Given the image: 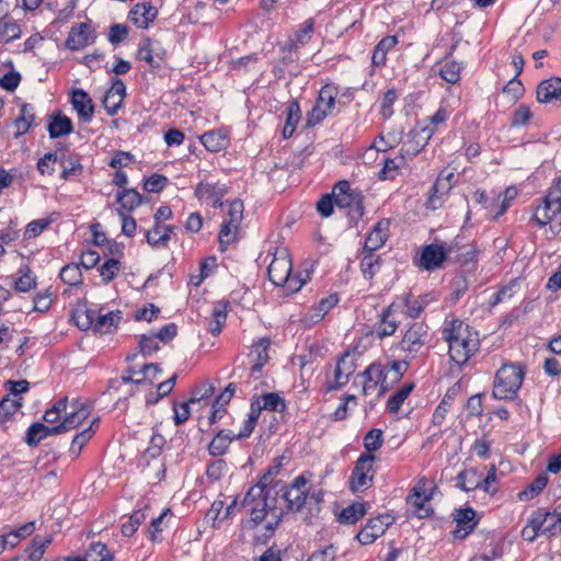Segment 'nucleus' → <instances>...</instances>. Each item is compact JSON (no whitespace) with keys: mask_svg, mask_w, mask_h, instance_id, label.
Returning a JSON list of instances; mask_svg holds the SVG:
<instances>
[{"mask_svg":"<svg viewBox=\"0 0 561 561\" xmlns=\"http://www.w3.org/2000/svg\"><path fill=\"white\" fill-rule=\"evenodd\" d=\"M442 333L448 343L450 359L458 365L467 363L479 348L478 333L458 319L446 320Z\"/></svg>","mask_w":561,"mask_h":561,"instance_id":"obj_1","label":"nucleus"},{"mask_svg":"<svg viewBox=\"0 0 561 561\" xmlns=\"http://www.w3.org/2000/svg\"><path fill=\"white\" fill-rule=\"evenodd\" d=\"M533 219L539 227L549 225L551 230L561 228V172L553 180L542 203L534 209Z\"/></svg>","mask_w":561,"mask_h":561,"instance_id":"obj_2","label":"nucleus"},{"mask_svg":"<svg viewBox=\"0 0 561 561\" xmlns=\"http://www.w3.org/2000/svg\"><path fill=\"white\" fill-rule=\"evenodd\" d=\"M524 369L517 364H503L493 382V397L500 400L513 399L524 380Z\"/></svg>","mask_w":561,"mask_h":561,"instance_id":"obj_3","label":"nucleus"},{"mask_svg":"<svg viewBox=\"0 0 561 561\" xmlns=\"http://www.w3.org/2000/svg\"><path fill=\"white\" fill-rule=\"evenodd\" d=\"M450 115V111L447 106L442 104L438 110L428 117L427 124L420 129H415L411 133L413 138H416L415 148H410V142L403 145V148L407 147L405 151L408 153H416L419 150L427 144V141L433 137V135L439 129L440 126L445 125L447 118Z\"/></svg>","mask_w":561,"mask_h":561,"instance_id":"obj_4","label":"nucleus"},{"mask_svg":"<svg viewBox=\"0 0 561 561\" xmlns=\"http://www.w3.org/2000/svg\"><path fill=\"white\" fill-rule=\"evenodd\" d=\"M358 377L362 379V392L365 396L381 397L390 387L385 368L378 363L369 365Z\"/></svg>","mask_w":561,"mask_h":561,"instance_id":"obj_5","label":"nucleus"},{"mask_svg":"<svg viewBox=\"0 0 561 561\" xmlns=\"http://www.w3.org/2000/svg\"><path fill=\"white\" fill-rule=\"evenodd\" d=\"M291 272V260L285 249L278 251L268 265L267 274L270 280L276 286L287 285L290 290L297 288L291 286L293 279L289 278Z\"/></svg>","mask_w":561,"mask_h":561,"instance_id":"obj_6","label":"nucleus"},{"mask_svg":"<svg viewBox=\"0 0 561 561\" xmlns=\"http://www.w3.org/2000/svg\"><path fill=\"white\" fill-rule=\"evenodd\" d=\"M374 460L373 454H363L356 461L350 478V488L353 492H362L371 485Z\"/></svg>","mask_w":561,"mask_h":561,"instance_id":"obj_7","label":"nucleus"},{"mask_svg":"<svg viewBox=\"0 0 561 561\" xmlns=\"http://www.w3.org/2000/svg\"><path fill=\"white\" fill-rule=\"evenodd\" d=\"M90 414L91 407L80 400H73L69 405V410H66L62 421L58 424L60 432L65 433L77 428Z\"/></svg>","mask_w":561,"mask_h":561,"instance_id":"obj_8","label":"nucleus"},{"mask_svg":"<svg viewBox=\"0 0 561 561\" xmlns=\"http://www.w3.org/2000/svg\"><path fill=\"white\" fill-rule=\"evenodd\" d=\"M95 37L94 31L89 23H76L69 31L66 47L70 50H80L93 44Z\"/></svg>","mask_w":561,"mask_h":561,"instance_id":"obj_9","label":"nucleus"},{"mask_svg":"<svg viewBox=\"0 0 561 561\" xmlns=\"http://www.w3.org/2000/svg\"><path fill=\"white\" fill-rule=\"evenodd\" d=\"M393 517L389 514L379 515L369 519L365 527L357 534V539L362 545H369L382 536L387 528L392 524Z\"/></svg>","mask_w":561,"mask_h":561,"instance_id":"obj_10","label":"nucleus"},{"mask_svg":"<svg viewBox=\"0 0 561 561\" xmlns=\"http://www.w3.org/2000/svg\"><path fill=\"white\" fill-rule=\"evenodd\" d=\"M355 354L346 352L339 359L334 368L333 380L329 383L328 390H334L345 386L348 382L350 377L355 373Z\"/></svg>","mask_w":561,"mask_h":561,"instance_id":"obj_11","label":"nucleus"},{"mask_svg":"<svg viewBox=\"0 0 561 561\" xmlns=\"http://www.w3.org/2000/svg\"><path fill=\"white\" fill-rule=\"evenodd\" d=\"M308 492L309 486L306 476L300 474L296 477L284 493L288 507L293 511H299L306 503Z\"/></svg>","mask_w":561,"mask_h":561,"instance_id":"obj_12","label":"nucleus"},{"mask_svg":"<svg viewBox=\"0 0 561 561\" xmlns=\"http://www.w3.org/2000/svg\"><path fill=\"white\" fill-rule=\"evenodd\" d=\"M453 516L456 522L454 536L460 539L467 537L477 526L479 520L476 511L471 507L456 508Z\"/></svg>","mask_w":561,"mask_h":561,"instance_id":"obj_13","label":"nucleus"},{"mask_svg":"<svg viewBox=\"0 0 561 561\" xmlns=\"http://www.w3.org/2000/svg\"><path fill=\"white\" fill-rule=\"evenodd\" d=\"M455 173L444 169L437 176L433 187L432 195L427 201V206L432 209H436L440 205V197L445 195L455 184Z\"/></svg>","mask_w":561,"mask_h":561,"instance_id":"obj_14","label":"nucleus"},{"mask_svg":"<svg viewBox=\"0 0 561 561\" xmlns=\"http://www.w3.org/2000/svg\"><path fill=\"white\" fill-rule=\"evenodd\" d=\"M138 59L151 67H159L164 59L165 50L158 41L145 39L138 48Z\"/></svg>","mask_w":561,"mask_h":561,"instance_id":"obj_15","label":"nucleus"},{"mask_svg":"<svg viewBox=\"0 0 561 561\" xmlns=\"http://www.w3.org/2000/svg\"><path fill=\"white\" fill-rule=\"evenodd\" d=\"M447 256V250L443 244L426 245L417 260V265L431 271L439 267Z\"/></svg>","mask_w":561,"mask_h":561,"instance_id":"obj_16","label":"nucleus"},{"mask_svg":"<svg viewBox=\"0 0 561 561\" xmlns=\"http://www.w3.org/2000/svg\"><path fill=\"white\" fill-rule=\"evenodd\" d=\"M334 203L340 208L359 207L360 196L352 191L347 181H340L332 190Z\"/></svg>","mask_w":561,"mask_h":561,"instance_id":"obj_17","label":"nucleus"},{"mask_svg":"<svg viewBox=\"0 0 561 561\" xmlns=\"http://www.w3.org/2000/svg\"><path fill=\"white\" fill-rule=\"evenodd\" d=\"M427 330L422 323H414L404 333L401 340V348L409 353H417L424 345Z\"/></svg>","mask_w":561,"mask_h":561,"instance_id":"obj_18","label":"nucleus"},{"mask_svg":"<svg viewBox=\"0 0 561 561\" xmlns=\"http://www.w3.org/2000/svg\"><path fill=\"white\" fill-rule=\"evenodd\" d=\"M536 95L539 103L561 102V79L551 77L542 80L537 87Z\"/></svg>","mask_w":561,"mask_h":561,"instance_id":"obj_19","label":"nucleus"},{"mask_svg":"<svg viewBox=\"0 0 561 561\" xmlns=\"http://www.w3.org/2000/svg\"><path fill=\"white\" fill-rule=\"evenodd\" d=\"M71 104L82 122H91L94 114V104L90 95L82 89H76L71 95Z\"/></svg>","mask_w":561,"mask_h":561,"instance_id":"obj_20","label":"nucleus"},{"mask_svg":"<svg viewBox=\"0 0 561 561\" xmlns=\"http://www.w3.org/2000/svg\"><path fill=\"white\" fill-rule=\"evenodd\" d=\"M431 496L425 493L421 482L413 488L412 493L408 496V503L414 508V513L421 517H428L433 510L430 505Z\"/></svg>","mask_w":561,"mask_h":561,"instance_id":"obj_21","label":"nucleus"},{"mask_svg":"<svg viewBox=\"0 0 561 561\" xmlns=\"http://www.w3.org/2000/svg\"><path fill=\"white\" fill-rule=\"evenodd\" d=\"M390 222L387 219L379 220L371 231L368 233L365 241V251L375 252L381 248L388 239Z\"/></svg>","mask_w":561,"mask_h":561,"instance_id":"obj_22","label":"nucleus"},{"mask_svg":"<svg viewBox=\"0 0 561 561\" xmlns=\"http://www.w3.org/2000/svg\"><path fill=\"white\" fill-rule=\"evenodd\" d=\"M199 140L208 151L218 152L229 146V134L225 129L209 130L199 136Z\"/></svg>","mask_w":561,"mask_h":561,"instance_id":"obj_23","label":"nucleus"},{"mask_svg":"<svg viewBox=\"0 0 561 561\" xmlns=\"http://www.w3.org/2000/svg\"><path fill=\"white\" fill-rule=\"evenodd\" d=\"M271 340L268 337H261L253 343L249 357L252 362V371L259 373L262 367L268 362V347Z\"/></svg>","mask_w":561,"mask_h":561,"instance_id":"obj_24","label":"nucleus"},{"mask_svg":"<svg viewBox=\"0 0 561 561\" xmlns=\"http://www.w3.org/2000/svg\"><path fill=\"white\" fill-rule=\"evenodd\" d=\"M226 190L219 184H211L202 182L195 188V195L201 199L210 203L214 207H220L222 203L220 198L224 196Z\"/></svg>","mask_w":561,"mask_h":561,"instance_id":"obj_25","label":"nucleus"},{"mask_svg":"<svg viewBox=\"0 0 561 561\" xmlns=\"http://www.w3.org/2000/svg\"><path fill=\"white\" fill-rule=\"evenodd\" d=\"M156 15L157 11L150 3H138L129 12L130 21L139 28H147Z\"/></svg>","mask_w":561,"mask_h":561,"instance_id":"obj_26","label":"nucleus"},{"mask_svg":"<svg viewBox=\"0 0 561 561\" xmlns=\"http://www.w3.org/2000/svg\"><path fill=\"white\" fill-rule=\"evenodd\" d=\"M58 434H61L58 424L53 427H48L39 422H36L28 427L25 442L30 446H36L44 438Z\"/></svg>","mask_w":561,"mask_h":561,"instance_id":"obj_27","label":"nucleus"},{"mask_svg":"<svg viewBox=\"0 0 561 561\" xmlns=\"http://www.w3.org/2000/svg\"><path fill=\"white\" fill-rule=\"evenodd\" d=\"M546 516L543 510L539 508L533 512L526 526L522 530V537L524 540L533 542L539 534H542V526L545 525Z\"/></svg>","mask_w":561,"mask_h":561,"instance_id":"obj_28","label":"nucleus"},{"mask_svg":"<svg viewBox=\"0 0 561 561\" xmlns=\"http://www.w3.org/2000/svg\"><path fill=\"white\" fill-rule=\"evenodd\" d=\"M396 305L391 304L381 314V319L379 323L377 324L375 332L379 339L390 336L392 335L397 328L398 322L392 317Z\"/></svg>","mask_w":561,"mask_h":561,"instance_id":"obj_29","label":"nucleus"},{"mask_svg":"<svg viewBox=\"0 0 561 561\" xmlns=\"http://www.w3.org/2000/svg\"><path fill=\"white\" fill-rule=\"evenodd\" d=\"M71 119L62 114H56L50 117L48 133L51 138H59L69 135L72 131Z\"/></svg>","mask_w":561,"mask_h":561,"instance_id":"obj_30","label":"nucleus"},{"mask_svg":"<svg viewBox=\"0 0 561 561\" xmlns=\"http://www.w3.org/2000/svg\"><path fill=\"white\" fill-rule=\"evenodd\" d=\"M34 123V107L31 104H22L20 107V114L14 121V127L16 129L15 136H21L27 133Z\"/></svg>","mask_w":561,"mask_h":561,"instance_id":"obj_31","label":"nucleus"},{"mask_svg":"<svg viewBox=\"0 0 561 561\" xmlns=\"http://www.w3.org/2000/svg\"><path fill=\"white\" fill-rule=\"evenodd\" d=\"M94 321V331L102 334L110 333L112 329L116 328L118 322L121 321V312L111 311L106 313H101L95 311Z\"/></svg>","mask_w":561,"mask_h":561,"instance_id":"obj_32","label":"nucleus"},{"mask_svg":"<svg viewBox=\"0 0 561 561\" xmlns=\"http://www.w3.org/2000/svg\"><path fill=\"white\" fill-rule=\"evenodd\" d=\"M233 439H237V437L232 431H220L210 442L208 450L214 456L224 455Z\"/></svg>","mask_w":561,"mask_h":561,"instance_id":"obj_33","label":"nucleus"},{"mask_svg":"<svg viewBox=\"0 0 561 561\" xmlns=\"http://www.w3.org/2000/svg\"><path fill=\"white\" fill-rule=\"evenodd\" d=\"M36 286V276L27 266H21L16 272L14 288L21 293H27Z\"/></svg>","mask_w":561,"mask_h":561,"instance_id":"obj_34","label":"nucleus"},{"mask_svg":"<svg viewBox=\"0 0 561 561\" xmlns=\"http://www.w3.org/2000/svg\"><path fill=\"white\" fill-rule=\"evenodd\" d=\"M456 485L462 491H473L481 485V476L476 469H466L458 473Z\"/></svg>","mask_w":561,"mask_h":561,"instance_id":"obj_35","label":"nucleus"},{"mask_svg":"<svg viewBox=\"0 0 561 561\" xmlns=\"http://www.w3.org/2000/svg\"><path fill=\"white\" fill-rule=\"evenodd\" d=\"M339 94V88L334 84H325L319 92L318 104H320L323 110L333 113L335 107L336 96Z\"/></svg>","mask_w":561,"mask_h":561,"instance_id":"obj_36","label":"nucleus"},{"mask_svg":"<svg viewBox=\"0 0 561 561\" xmlns=\"http://www.w3.org/2000/svg\"><path fill=\"white\" fill-rule=\"evenodd\" d=\"M117 202L122 211H131L141 204V196L135 190H122L117 194Z\"/></svg>","mask_w":561,"mask_h":561,"instance_id":"obj_37","label":"nucleus"},{"mask_svg":"<svg viewBox=\"0 0 561 561\" xmlns=\"http://www.w3.org/2000/svg\"><path fill=\"white\" fill-rule=\"evenodd\" d=\"M337 304L336 296H330L328 298L322 299L318 306L311 309L307 317L309 322H319L323 319V317L329 312Z\"/></svg>","mask_w":561,"mask_h":561,"instance_id":"obj_38","label":"nucleus"},{"mask_svg":"<svg viewBox=\"0 0 561 561\" xmlns=\"http://www.w3.org/2000/svg\"><path fill=\"white\" fill-rule=\"evenodd\" d=\"M548 483V477L542 473L539 474L526 489L518 493L520 501H529L537 496L546 488Z\"/></svg>","mask_w":561,"mask_h":561,"instance_id":"obj_39","label":"nucleus"},{"mask_svg":"<svg viewBox=\"0 0 561 561\" xmlns=\"http://www.w3.org/2000/svg\"><path fill=\"white\" fill-rule=\"evenodd\" d=\"M314 21L312 19L306 20L291 38V47L297 49L299 46L306 45L312 36Z\"/></svg>","mask_w":561,"mask_h":561,"instance_id":"obj_40","label":"nucleus"},{"mask_svg":"<svg viewBox=\"0 0 561 561\" xmlns=\"http://www.w3.org/2000/svg\"><path fill=\"white\" fill-rule=\"evenodd\" d=\"M414 388V383L409 382L404 383L398 391L394 392L392 397L389 398L387 402V409L391 413H397L405 399L410 396Z\"/></svg>","mask_w":561,"mask_h":561,"instance_id":"obj_41","label":"nucleus"},{"mask_svg":"<svg viewBox=\"0 0 561 561\" xmlns=\"http://www.w3.org/2000/svg\"><path fill=\"white\" fill-rule=\"evenodd\" d=\"M96 423V420H94L91 425L83 430L82 432L78 433L73 438H72V442H71V445H70V448H69V454L73 457V458H77L83 446L91 439L92 435H93V425Z\"/></svg>","mask_w":561,"mask_h":561,"instance_id":"obj_42","label":"nucleus"},{"mask_svg":"<svg viewBox=\"0 0 561 561\" xmlns=\"http://www.w3.org/2000/svg\"><path fill=\"white\" fill-rule=\"evenodd\" d=\"M360 270L365 278H373L380 270V260L373 251H366L360 261Z\"/></svg>","mask_w":561,"mask_h":561,"instance_id":"obj_43","label":"nucleus"},{"mask_svg":"<svg viewBox=\"0 0 561 561\" xmlns=\"http://www.w3.org/2000/svg\"><path fill=\"white\" fill-rule=\"evenodd\" d=\"M22 36L21 26L18 22L9 20L0 22V42L10 43Z\"/></svg>","mask_w":561,"mask_h":561,"instance_id":"obj_44","label":"nucleus"},{"mask_svg":"<svg viewBox=\"0 0 561 561\" xmlns=\"http://www.w3.org/2000/svg\"><path fill=\"white\" fill-rule=\"evenodd\" d=\"M543 515L546 516V520L542 526V534L547 536L561 534V512H547L543 510Z\"/></svg>","mask_w":561,"mask_h":561,"instance_id":"obj_45","label":"nucleus"},{"mask_svg":"<svg viewBox=\"0 0 561 561\" xmlns=\"http://www.w3.org/2000/svg\"><path fill=\"white\" fill-rule=\"evenodd\" d=\"M366 514L365 504L354 503L344 508L340 514V522L344 524H354Z\"/></svg>","mask_w":561,"mask_h":561,"instance_id":"obj_46","label":"nucleus"},{"mask_svg":"<svg viewBox=\"0 0 561 561\" xmlns=\"http://www.w3.org/2000/svg\"><path fill=\"white\" fill-rule=\"evenodd\" d=\"M170 227H160L157 225L152 230L146 232L147 242L152 247L165 245L170 239Z\"/></svg>","mask_w":561,"mask_h":561,"instance_id":"obj_47","label":"nucleus"},{"mask_svg":"<svg viewBox=\"0 0 561 561\" xmlns=\"http://www.w3.org/2000/svg\"><path fill=\"white\" fill-rule=\"evenodd\" d=\"M239 231V226L230 225L227 221L221 224L218 240L221 251H225L228 245L236 241Z\"/></svg>","mask_w":561,"mask_h":561,"instance_id":"obj_48","label":"nucleus"},{"mask_svg":"<svg viewBox=\"0 0 561 561\" xmlns=\"http://www.w3.org/2000/svg\"><path fill=\"white\" fill-rule=\"evenodd\" d=\"M260 411L262 409L274 411V412H282L285 410V401L283 398H280L277 393L271 392L262 396L260 405Z\"/></svg>","mask_w":561,"mask_h":561,"instance_id":"obj_49","label":"nucleus"},{"mask_svg":"<svg viewBox=\"0 0 561 561\" xmlns=\"http://www.w3.org/2000/svg\"><path fill=\"white\" fill-rule=\"evenodd\" d=\"M357 405V399L354 394H346L332 414L334 421H343L348 416V411Z\"/></svg>","mask_w":561,"mask_h":561,"instance_id":"obj_50","label":"nucleus"},{"mask_svg":"<svg viewBox=\"0 0 561 561\" xmlns=\"http://www.w3.org/2000/svg\"><path fill=\"white\" fill-rule=\"evenodd\" d=\"M85 558L91 561H113V556L102 542H94L87 551Z\"/></svg>","mask_w":561,"mask_h":561,"instance_id":"obj_51","label":"nucleus"},{"mask_svg":"<svg viewBox=\"0 0 561 561\" xmlns=\"http://www.w3.org/2000/svg\"><path fill=\"white\" fill-rule=\"evenodd\" d=\"M75 323L81 330L94 329L95 310L78 309L73 314Z\"/></svg>","mask_w":561,"mask_h":561,"instance_id":"obj_52","label":"nucleus"},{"mask_svg":"<svg viewBox=\"0 0 561 561\" xmlns=\"http://www.w3.org/2000/svg\"><path fill=\"white\" fill-rule=\"evenodd\" d=\"M23 405L22 398H12L10 396H5L0 401V415L4 419H9L14 413H16Z\"/></svg>","mask_w":561,"mask_h":561,"instance_id":"obj_53","label":"nucleus"},{"mask_svg":"<svg viewBox=\"0 0 561 561\" xmlns=\"http://www.w3.org/2000/svg\"><path fill=\"white\" fill-rule=\"evenodd\" d=\"M227 306V302L219 301L213 308L211 318L214 323H217V327H211L209 331L215 335L220 333L221 328L226 322Z\"/></svg>","mask_w":561,"mask_h":561,"instance_id":"obj_54","label":"nucleus"},{"mask_svg":"<svg viewBox=\"0 0 561 561\" xmlns=\"http://www.w3.org/2000/svg\"><path fill=\"white\" fill-rule=\"evenodd\" d=\"M461 66L456 61H447L440 68V77L448 83L455 84L460 79Z\"/></svg>","mask_w":561,"mask_h":561,"instance_id":"obj_55","label":"nucleus"},{"mask_svg":"<svg viewBox=\"0 0 561 561\" xmlns=\"http://www.w3.org/2000/svg\"><path fill=\"white\" fill-rule=\"evenodd\" d=\"M146 514L144 511H136L129 516L128 520L122 525V534L126 537L133 536L138 527L145 522Z\"/></svg>","mask_w":561,"mask_h":561,"instance_id":"obj_56","label":"nucleus"},{"mask_svg":"<svg viewBox=\"0 0 561 561\" xmlns=\"http://www.w3.org/2000/svg\"><path fill=\"white\" fill-rule=\"evenodd\" d=\"M68 408V399L65 397L58 400L50 409L44 413V420L47 423L55 424L60 421L61 413H65Z\"/></svg>","mask_w":561,"mask_h":561,"instance_id":"obj_57","label":"nucleus"},{"mask_svg":"<svg viewBox=\"0 0 561 561\" xmlns=\"http://www.w3.org/2000/svg\"><path fill=\"white\" fill-rule=\"evenodd\" d=\"M82 273L77 264L66 265L60 271V278L64 283L76 286L81 283Z\"/></svg>","mask_w":561,"mask_h":561,"instance_id":"obj_58","label":"nucleus"},{"mask_svg":"<svg viewBox=\"0 0 561 561\" xmlns=\"http://www.w3.org/2000/svg\"><path fill=\"white\" fill-rule=\"evenodd\" d=\"M517 196V190L514 186L507 187L503 193L496 195V202H501L499 210L494 211V218L502 216Z\"/></svg>","mask_w":561,"mask_h":561,"instance_id":"obj_59","label":"nucleus"},{"mask_svg":"<svg viewBox=\"0 0 561 561\" xmlns=\"http://www.w3.org/2000/svg\"><path fill=\"white\" fill-rule=\"evenodd\" d=\"M382 431L379 428L370 430L364 437V446L367 450L366 454H373L382 446Z\"/></svg>","mask_w":561,"mask_h":561,"instance_id":"obj_60","label":"nucleus"},{"mask_svg":"<svg viewBox=\"0 0 561 561\" xmlns=\"http://www.w3.org/2000/svg\"><path fill=\"white\" fill-rule=\"evenodd\" d=\"M121 271V263L116 259L106 260L99 268L100 275L104 282L113 280Z\"/></svg>","mask_w":561,"mask_h":561,"instance_id":"obj_61","label":"nucleus"},{"mask_svg":"<svg viewBox=\"0 0 561 561\" xmlns=\"http://www.w3.org/2000/svg\"><path fill=\"white\" fill-rule=\"evenodd\" d=\"M62 165V179L69 180L71 176H76L81 173L82 165L77 156H69L61 162Z\"/></svg>","mask_w":561,"mask_h":561,"instance_id":"obj_62","label":"nucleus"},{"mask_svg":"<svg viewBox=\"0 0 561 561\" xmlns=\"http://www.w3.org/2000/svg\"><path fill=\"white\" fill-rule=\"evenodd\" d=\"M51 538H34L32 541V545L30 547L28 558L32 561H39L44 553L46 548L50 545Z\"/></svg>","mask_w":561,"mask_h":561,"instance_id":"obj_63","label":"nucleus"},{"mask_svg":"<svg viewBox=\"0 0 561 561\" xmlns=\"http://www.w3.org/2000/svg\"><path fill=\"white\" fill-rule=\"evenodd\" d=\"M408 366L409 364L405 360L392 362L389 369L385 370V375H387L388 382H390L391 385L393 382L399 381L402 378V376L407 373Z\"/></svg>","mask_w":561,"mask_h":561,"instance_id":"obj_64","label":"nucleus"}]
</instances>
